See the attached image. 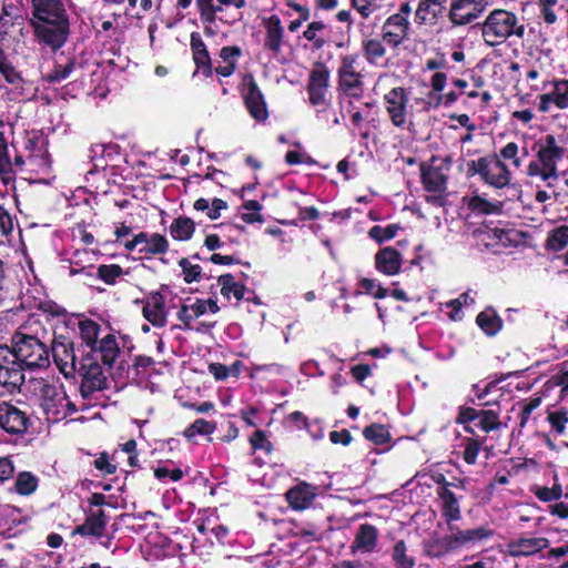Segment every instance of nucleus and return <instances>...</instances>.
<instances>
[{
	"mask_svg": "<svg viewBox=\"0 0 568 568\" xmlns=\"http://www.w3.org/2000/svg\"><path fill=\"white\" fill-rule=\"evenodd\" d=\"M40 406L47 415L48 419H62L63 405H69V397L61 387L48 384L43 381L39 382Z\"/></svg>",
	"mask_w": 568,
	"mask_h": 568,
	"instance_id": "obj_11",
	"label": "nucleus"
},
{
	"mask_svg": "<svg viewBox=\"0 0 568 568\" xmlns=\"http://www.w3.org/2000/svg\"><path fill=\"white\" fill-rule=\"evenodd\" d=\"M444 8L437 0H419L415 20L419 24L433 23L442 16Z\"/></svg>",
	"mask_w": 568,
	"mask_h": 568,
	"instance_id": "obj_31",
	"label": "nucleus"
},
{
	"mask_svg": "<svg viewBox=\"0 0 568 568\" xmlns=\"http://www.w3.org/2000/svg\"><path fill=\"white\" fill-rule=\"evenodd\" d=\"M479 410L473 407H460L458 416L456 418L457 424H469L473 422L477 423Z\"/></svg>",
	"mask_w": 568,
	"mask_h": 568,
	"instance_id": "obj_60",
	"label": "nucleus"
},
{
	"mask_svg": "<svg viewBox=\"0 0 568 568\" xmlns=\"http://www.w3.org/2000/svg\"><path fill=\"white\" fill-rule=\"evenodd\" d=\"M242 51L237 45L223 47L220 51V58L223 61V65L215 68V72L222 77H230L236 69L237 59Z\"/></svg>",
	"mask_w": 568,
	"mask_h": 568,
	"instance_id": "obj_32",
	"label": "nucleus"
},
{
	"mask_svg": "<svg viewBox=\"0 0 568 568\" xmlns=\"http://www.w3.org/2000/svg\"><path fill=\"white\" fill-rule=\"evenodd\" d=\"M144 237L139 252L145 254H163L169 248L168 240L159 233L142 232Z\"/></svg>",
	"mask_w": 568,
	"mask_h": 568,
	"instance_id": "obj_33",
	"label": "nucleus"
},
{
	"mask_svg": "<svg viewBox=\"0 0 568 568\" xmlns=\"http://www.w3.org/2000/svg\"><path fill=\"white\" fill-rule=\"evenodd\" d=\"M363 434L366 439L376 445H382L389 440V433L383 425H371L364 429Z\"/></svg>",
	"mask_w": 568,
	"mask_h": 568,
	"instance_id": "obj_49",
	"label": "nucleus"
},
{
	"mask_svg": "<svg viewBox=\"0 0 568 568\" xmlns=\"http://www.w3.org/2000/svg\"><path fill=\"white\" fill-rule=\"evenodd\" d=\"M108 521L109 518L103 510L91 511L84 523L75 528L74 532L81 536L102 537Z\"/></svg>",
	"mask_w": 568,
	"mask_h": 568,
	"instance_id": "obj_29",
	"label": "nucleus"
},
{
	"mask_svg": "<svg viewBox=\"0 0 568 568\" xmlns=\"http://www.w3.org/2000/svg\"><path fill=\"white\" fill-rule=\"evenodd\" d=\"M568 244V226L555 229L547 239V246L552 251H560Z\"/></svg>",
	"mask_w": 568,
	"mask_h": 568,
	"instance_id": "obj_46",
	"label": "nucleus"
},
{
	"mask_svg": "<svg viewBox=\"0 0 568 568\" xmlns=\"http://www.w3.org/2000/svg\"><path fill=\"white\" fill-rule=\"evenodd\" d=\"M547 419L557 434L561 435L565 433L566 425L568 423V415L566 412H550L547 416Z\"/></svg>",
	"mask_w": 568,
	"mask_h": 568,
	"instance_id": "obj_57",
	"label": "nucleus"
},
{
	"mask_svg": "<svg viewBox=\"0 0 568 568\" xmlns=\"http://www.w3.org/2000/svg\"><path fill=\"white\" fill-rule=\"evenodd\" d=\"M501 161H510L515 169H520L523 161L519 156V148L515 142H508L505 146L499 150L498 154H495Z\"/></svg>",
	"mask_w": 568,
	"mask_h": 568,
	"instance_id": "obj_45",
	"label": "nucleus"
},
{
	"mask_svg": "<svg viewBox=\"0 0 568 568\" xmlns=\"http://www.w3.org/2000/svg\"><path fill=\"white\" fill-rule=\"evenodd\" d=\"M262 27L265 31L263 47L271 51L273 54H278L282 51L284 42V28L281 19L276 14H272L262 19Z\"/></svg>",
	"mask_w": 568,
	"mask_h": 568,
	"instance_id": "obj_21",
	"label": "nucleus"
},
{
	"mask_svg": "<svg viewBox=\"0 0 568 568\" xmlns=\"http://www.w3.org/2000/svg\"><path fill=\"white\" fill-rule=\"evenodd\" d=\"M225 209H227V203L222 199L215 197L213 199L206 215L211 220H217L221 216V211Z\"/></svg>",
	"mask_w": 568,
	"mask_h": 568,
	"instance_id": "obj_63",
	"label": "nucleus"
},
{
	"mask_svg": "<svg viewBox=\"0 0 568 568\" xmlns=\"http://www.w3.org/2000/svg\"><path fill=\"white\" fill-rule=\"evenodd\" d=\"M475 425L486 433L499 429L501 425L499 414L493 409H481Z\"/></svg>",
	"mask_w": 568,
	"mask_h": 568,
	"instance_id": "obj_40",
	"label": "nucleus"
},
{
	"mask_svg": "<svg viewBox=\"0 0 568 568\" xmlns=\"http://www.w3.org/2000/svg\"><path fill=\"white\" fill-rule=\"evenodd\" d=\"M250 443L255 450L261 449L271 452L272 445L262 430L254 432L250 438Z\"/></svg>",
	"mask_w": 568,
	"mask_h": 568,
	"instance_id": "obj_59",
	"label": "nucleus"
},
{
	"mask_svg": "<svg viewBox=\"0 0 568 568\" xmlns=\"http://www.w3.org/2000/svg\"><path fill=\"white\" fill-rule=\"evenodd\" d=\"M89 355L100 357L105 366L111 367L120 356V346L114 334H106L90 349Z\"/></svg>",
	"mask_w": 568,
	"mask_h": 568,
	"instance_id": "obj_27",
	"label": "nucleus"
},
{
	"mask_svg": "<svg viewBox=\"0 0 568 568\" xmlns=\"http://www.w3.org/2000/svg\"><path fill=\"white\" fill-rule=\"evenodd\" d=\"M24 383V367L12 356L8 346L0 345V387L13 394Z\"/></svg>",
	"mask_w": 568,
	"mask_h": 568,
	"instance_id": "obj_9",
	"label": "nucleus"
},
{
	"mask_svg": "<svg viewBox=\"0 0 568 568\" xmlns=\"http://www.w3.org/2000/svg\"><path fill=\"white\" fill-rule=\"evenodd\" d=\"M409 22L403 14H392L382 27V38L392 47L399 45L408 34Z\"/></svg>",
	"mask_w": 568,
	"mask_h": 568,
	"instance_id": "obj_20",
	"label": "nucleus"
},
{
	"mask_svg": "<svg viewBox=\"0 0 568 568\" xmlns=\"http://www.w3.org/2000/svg\"><path fill=\"white\" fill-rule=\"evenodd\" d=\"M329 87V71L324 64L315 65L310 72L307 93L312 105H326Z\"/></svg>",
	"mask_w": 568,
	"mask_h": 568,
	"instance_id": "obj_16",
	"label": "nucleus"
},
{
	"mask_svg": "<svg viewBox=\"0 0 568 568\" xmlns=\"http://www.w3.org/2000/svg\"><path fill=\"white\" fill-rule=\"evenodd\" d=\"M377 540V528L371 524H362L357 528L351 549L353 552H372L376 548Z\"/></svg>",
	"mask_w": 568,
	"mask_h": 568,
	"instance_id": "obj_28",
	"label": "nucleus"
},
{
	"mask_svg": "<svg viewBox=\"0 0 568 568\" xmlns=\"http://www.w3.org/2000/svg\"><path fill=\"white\" fill-rule=\"evenodd\" d=\"M78 373L81 377L80 394L84 400L108 388V377L99 363V357L94 355L82 357Z\"/></svg>",
	"mask_w": 568,
	"mask_h": 568,
	"instance_id": "obj_6",
	"label": "nucleus"
},
{
	"mask_svg": "<svg viewBox=\"0 0 568 568\" xmlns=\"http://www.w3.org/2000/svg\"><path fill=\"white\" fill-rule=\"evenodd\" d=\"M122 274L123 270L116 264L100 265L97 271V276L108 285H113Z\"/></svg>",
	"mask_w": 568,
	"mask_h": 568,
	"instance_id": "obj_51",
	"label": "nucleus"
},
{
	"mask_svg": "<svg viewBox=\"0 0 568 568\" xmlns=\"http://www.w3.org/2000/svg\"><path fill=\"white\" fill-rule=\"evenodd\" d=\"M32 27L37 39L53 51L64 45L70 22L62 0H31Z\"/></svg>",
	"mask_w": 568,
	"mask_h": 568,
	"instance_id": "obj_1",
	"label": "nucleus"
},
{
	"mask_svg": "<svg viewBox=\"0 0 568 568\" xmlns=\"http://www.w3.org/2000/svg\"><path fill=\"white\" fill-rule=\"evenodd\" d=\"M375 266L377 271L385 275H396L402 268V255L394 247H384L375 255Z\"/></svg>",
	"mask_w": 568,
	"mask_h": 568,
	"instance_id": "obj_26",
	"label": "nucleus"
},
{
	"mask_svg": "<svg viewBox=\"0 0 568 568\" xmlns=\"http://www.w3.org/2000/svg\"><path fill=\"white\" fill-rule=\"evenodd\" d=\"M75 62L70 60L67 64H57L54 69L48 74L50 82H61L70 77L74 70Z\"/></svg>",
	"mask_w": 568,
	"mask_h": 568,
	"instance_id": "obj_55",
	"label": "nucleus"
},
{
	"mask_svg": "<svg viewBox=\"0 0 568 568\" xmlns=\"http://www.w3.org/2000/svg\"><path fill=\"white\" fill-rule=\"evenodd\" d=\"M442 515L446 519L447 524L457 521L462 518L459 500L455 494L452 495V498L442 499Z\"/></svg>",
	"mask_w": 568,
	"mask_h": 568,
	"instance_id": "obj_42",
	"label": "nucleus"
},
{
	"mask_svg": "<svg viewBox=\"0 0 568 568\" xmlns=\"http://www.w3.org/2000/svg\"><path fill=\"white\" fill-rule=\"evenodd\" d=\"M410 92L396 87L384 95L385 109L394 126L409 129L412 122V105H409Z\"/></svg>",
	"mask_w": 568,
	"mask_h": 568,
	"instance_id": "obj_7",
	"label": "nucleus"
},
{
	"mask_svg": "<svg viewBox=\"0 0 568 568\" xmlns=\"http://www.w3.org/2000/svg\"><path fill=\"white\" fill-rule=\"evenodd\" d=\"M398 230H399V226L397 224H389L385 227L375 225L368 231V235L371 239L375 240L377 243H383V242L389 241L393 237H395Z\"/></svg>",
	"mask_w": 568,
	"mask_h": 568,
	"instance_id": "obj_48",
	"label": "nucleus"
},
{
	"mask_svg": "<svg viewBox=\"0 0 568 568\" xmlns=\"http://www.w3.org/2000/svg\"><path fill=\"white\" fill-rule=\"evenodd\" d=\"M81 339L88 347L93 348L99 343L100 325L92 320H84L79 323Z\"/></svg>",
	"mask_w": 568,
	"mask_h": 568,
	"instance_id": "obj_38",
	"label": "nucleus"
},
{
	"mask_svg": "<svg viewBox=\"0 0 568 568\" xmlns=\"http://www.w3.org/2000/svg\"><path fill=\"white\" fill-rule=\"evenodd\" d=\"M18 171H23V155L17 154L12 161L8 141L4 134L0 132V176L2 181L6 183L10 182Z\"/></svg>",
	"mask_w": 568,
	"mask_h": 568,
	"instance_id": "obj_23",
	"label": "nucleus"
},
{
	"mask_svg": "<svg viewBox=\"0 0 568 568\" xmlns=\"http://www.w3.org/2000/svg\"><path fill=\"white\" fill-rule=\"evenodd\" d=\"M13 230V222L8 210L0 204V232L2 235H8Z\"/></svg>",
	"mask_w": 568,
	"mask_h": 568,
	"instance_id": "obj_61",
	"label": "nucleus"
},
{
	"mask_svg": "<svg viewBox=\"0 0 568 568\" xmlns=\"http://www.w3.org/2000/svg\"><path fill=\"white\" fill-rule=\"evenodd\" d=\"M362 49L364 57L369 64H377L378 60L386 53L383 42L378 39L364 40Z\"/></svg>",
	"mask_w": 568,
	"mask_h": 568,
	"instance_id": "obj_39",
	"label": "nucleus"
},
{
	"mask_svg": "<svg viewBox=\"0 0 568 568\" xmlns=\"http://www.w3.org/2000/svg\"><path fill=\"white\" fill-rule=\"evenodd\" d=\"M407 548L404 540H398L393 549V560L396 568H414V559L406 555Z\"/></svg>",
	"mask_w": 568,
	"mask_h": 568,
	"instance_id": "obj_44",
	"label": "nucleus"
},
{
	"mask_svg": "<svg viewBox=\"0 0 568 568\" xmlns=\"http://www.w3.org/2000/svg\"><path fill=\"white\" fill-rule=\"evenodd\" d=\"M11 354L30 371L50 366V351L43 337L16 332L11 338Z\"/></svg>",
	"mask_w": 568,
	"mask_h": 568,
	"instance_id": "obj_4",
	"label": "nucleus"
},
{
	"mask_svg": "<svg viewBox=\"0 0 568 568\" xmlns=\"http://www.w3.org/2000/svg\"><path fill=\"white\" fill-rule=\"evenodd\" d=\"M536 159L526 168L529 178L540 179L546 186L552 187L559 180L558 165L567 155V139L564 134H546L534 144Z\"/></svg>",
	"mask_w": 568,
	"mask_h": 568,
	"instance_id": "obj_2",
	"label": "nucleus"
},
{
	"mask_svg": "<svg viewBox=\"0 0 568 568\" xmlns=\"http://www.w3.org/2000/svg\"><path fill=\"white\" fill-rule=\"evenodd\" d=\"M549 540L545 537L521 536L513 539L506 545V551L510 557H529L548 548Z\"/></svg>",
	"mask_w": 568,
	"mask_h": 568,
	"instance_id": "obj_18",
	"label": "nucleus"
},
{
	"mask_svg": "<svg viewBox=\"0 0 568 568\" xmlns=\"http://www.w3.org/2000/svg\"><path fill=\"white\" fill-rule=\"evenodd\" d=\"M180 267L186 283L200 281L202 267L199 264H192L187 258H181L179 262Z\"/></svg>",
	"mask_w": 568,
	"mask_h": 568,
	"instance_id": "obj_53",
	"label": "nucleus"
},
{
	"mask_svg": "<svg viewBox=\"0 0 568 568\" xmlns=\"http://www.w3.org/2000/svg\"><path fill=\"white\" fill-rule=\"evenodd\" d=\"M468 206L473 212L479 214L497 213L500 210L499 202H489L479 195L473 196L469 200Z\"/></svg>",
	"mask_w": 568,
	"mask_h": 568,
	"instance_id": "obj_43",
	"label": "nucleus"
},
{
	"mask_svg": "<svg viewBox=\"0 0 568 568\" xmlns=\"http://www.w3.org/2000/svg\"><path fill=\"white\" fill-rule=\"evenodd\" d=\"M39 485L38 477L31 471H20L14 480V491L21 496L33 494Z\"/></svg>",
	"mask_w": 568,
	"mask_h": 568,
	"instance_id": "obj_37",
	"label": "nucleus"
},
{
	"mask_svg": "<svg viewBox=\"0 0 568 568\" xmlns=\"http://www.w3.org/2000/svg\"><path fill=\"white\" fill-rule=\"evenodd\" d=\"M531 491L539 500L544 503L559 500L564 495L561 485L557 483V476H555V484L552 485V487L534 486L531 488Z\"/></svg>",
	"mask_w": 568,
	"mask_h": 568,
	"instance_id": "obj_41",
	"label": "nucleus"
},
{
	"mask_svg": "<svg viewBox=\"0 0 568 568\" xmlns=\"http://www.w3.org/2000/svg\"><path fill=\"white\" fill-rule=\"evenodd\" d=\"M467 173L478 174L481 180L496 189H503L510 183L511 173L508 166L496 155L481 156L467 163Z\"/></svg>",
	"mask_w": 568,
	"mask_h": 568,
	"instance_id": "obj_5",
	"label": "nucleus"
},
{
	"mask_svg": "<svg viewBox=\"0 0 568 568\" xmlns=\"http://www.w3.org/2000/svg\"><path fill=\"white\" fill-rule=\"evenodd\" d=\"M448 530L450 531V535L443 537L439 541L442 548L447 552L456 551L467 545L477 544L481 540L490 538L494 535V531L486 526L460 530L457 528V526L449 523Z\"/></svg>",
	"mask_w": 568,
	"mask_h": 568,
	"instance_id": "obj_10",
	"label": "nucleus"
},
{
	"mask_svg": "<svg viewBox=\"0 0 568 568\" xmlns=\"http://www.w3.org/2000/svg\"><path fill=\"white\" fill-rule=\"evenodd\" d=\"M316 496L317 487L305 481L290 488L285 494L290 507L294 510L310 508Z\"/></svg>",
	"mask_w": 568,
	"mask_h": 568,
	"instance_id": "obj_22",
	"label": "nucleus"
},
{
	"mask_svg": "<svg viewBox=\"0 0 568 568\" xmlns=\"http://www.w3.org/2000/svg\"><path fill=\"white\" fill-rule=\"evenodd\" d=\"M217 283L220 285L221 294L226 298L231 300L232 297L235 301H241L244 296L245 287L234 280L232 274L220 275L217 278Z\"/></svg>",
	"mask_w": 568,
	"mask_h": 568,
	"instance_id": "obj_35",
	"label": "nucleus"
},
{
	"mask_svg": "<svg viewBox=\"0 0 568 568\" xmlns=\"http://www.w3.org/2000/svg\"><path fill=\"white\" fill-rule=\"evenodd\" d=\"M477 325L489 336L496 335L503 326L501 318L493 308L480 312L476 318Z\"/></svg>",
	"mask_w": 568,
	"mask_h": 568,
	"instance_id": "obj_34",
	"label": "nucleus"
},
{
	"mask_svg": "<svg viewBox=\"0 0 568 568\" xmlns=\"http://www.w3.org/2000/svg\"><path fill=\"white\" fill-rule=\"evenodd\" d=\"M357 55L347 54L342 58L337 70L339 89L352 97H359L363 92V75L356 68Z\"/></svg>",
	"mask_w": 568,
	"mask_h": 568,
	"instance_id": "obj_12",
	"label": "nucleus"
},
{
	"mask_svg": "<svg viewBox=\"0 0 568 568\" xmlns=\"http://www.w3.org/2000/svg\"><path fill=\"white\" fill-rule=\"evenodd\" d=\"M10 39L0 37V74L10 84H19L22 82V77L13 63V54L10 50Z\"/></svg>",
	"mask_w": 568,
	"mask_h": 568,
	"instance_id": "obj_24",
	"label": "nucleus"
},
{
	"mask_svg": "<svg viewBox=\"0 0 568 568\" xmlns=\"http://www.w3.org/2000/svg\"><path fill=\"white\" fill-rule=\"evenodd\" d=\"M194 230L195 225L193 220L186 216L175 219L170 226L172 237L179 241L190 240Z\"/></svg>",
	"mask_w": 568,
	"mask_h": 568,
	"instance_id": "obj_36",
	"label": "nucleus"
},
{
	"mask_svg": "<svg viewBox=\"0 0 568 568\" xmlns=\"http://www.w3.org/2000/svg\"><path fill=\"white\" fill-rule=\"evenodd\" d=\"M525 33V26L517 14L505 9H494L480 24L483 41L490 48L498 47L513 37L523 39Z\"/></svg>",
	"mask_w": 568,
	"mask_h": 568,
	"instance_id": "obj_3",
	"label": "nucleus"
},
{
	"mask_svg": "<svg viewBox=\"0 0 568 568\" xmlns=\"http://www.w3.org/2000/svg\"><path fill=\"white\" fill-rule=\"evenodd\" d=\"M14 473V466L9 457H0V483L9 479Z\"/></svg>",
	"mask_w": 568,
	"mask_h": 568,
	"instance_id": "obj_64",
	"label": "nucleus"
},
{
	"mask_svg": "<svg viewBox=\"0 0 568 568\" xmlns=\"http://www.w3.org/2000/svg\"><path fill=\"white\" fill-rule=\"evenodd\" d=\"M558 109H568V79L554 82Z\"/></svg>",
	"mask_w": 568,
	"mask_h": 568,
	"instance_id": "obj_56",
	"label": "nucleus"
},
{
	"mask_svg": "<svg viewBox=\"0 0 568 568\" xmlns=\"http://www.w3.org/2000/svg\"><path fill=\"white\" fill-rule=\"evenodd\" d=\"M448 166L433 158L429 163L420 166L422 181L429 192H443L446 189Z\"/></svg>",
	"mask_w": 568,
	"mask_h": 568,
	"instance_id": "obj_17",
	"label": "nucleus"
},
{
	"mask_svg": "<svg viewBox=\"0 0 568 568\" xmlns=\"http://www.w3.org/2000/svg\"><path fill=\"white\" fill-rule=\"evenodd\" d=\"M488 3V0H453L448 19L455 27L470 24L484 13Z\"/></svg>",
	"mask_w": 568,
	"mask_h": 568,
	"instance_id": "obj_13",
	"label": "nucleus"
},
{
	"mask_svg": "<svg viewBox=\"0 0 568 568\" xmlns=\"http://www.w3.org/2000/svg\"><path fill=\"white\" fill-rule=\"evenodd\" d=\"M191 50L197 69L202 70L205 77L212 75V63L204 41L197 32L191 33Z\"/></svg>",
	"mask_w": 568,
	"mask_h": 568,
	"instance_id": "obj_30",
	"label": "nucleus"
},
{
	"mask_svg": "<svg viewBox=\"0 0 568 568\" xmlns=\"http://www.w3.org/2000/svg\"><path fill=\"white\" fill-rule=\"evenodd\" d=\"M142 303L143 317L155 327H164L169 314L164 296L160 292H152Z\"/></svg>",
	"mask_w": 568,
	"mask_h": 568,
	"instance_id": "obj_19",
	"label": "nucleus"
},
{
	"mask_svg": "<svg viewBox=\"0 0 568 568\" xmlns=\"http://www.w3.org/2000/svg\"><path fill=\"white\" fill-rule=\"evenodd\" d=\"M30 425V418L26 410L16 405L0 402V428L11 435L24 434Z\"/></svg>",
	"mask_w": 568,
	"mask_h": 568,
	"instance_id": "obj_15",
	"label": "nucleus"
},
{
	"mask_svg": "<svg viewBox=\"0 0 568 568\" xmlns=\"http://www.w3.org/2000/svg\"><path fill=\"white\" fill-rule=\"evenodd\" d=\"M154 476L160 480L170 477L172 481H178L183 477V471L180 468L170 469L166 466H159L154 469Z\"/></svg>",
	"mask_w": 568,
	"mask_h": 568,
	"instance_id": "obj_58",
	"label": "nucleus"
},
{
	"mask_svg": "<svg viewBox=\"0 0 568 568\" xmlns=\"http://www.w3.org/2000/svg\"><path fill=\"white\" fill-rule=\"evenodd\" d=\"M64 377L72 376L77 372V356L73 342L63 336H55L51 342L50 357Z\"/></svg>",
	"mask_w": 568,
	"mask_h": 568,
	"instance_id": "obj_14",
	"label": "nucleus"
},
{
	"mask_svg": "<svg viewBox=\"0 0 568 568\" xmlns=\"http://www.w3.org/2000/svg\"><path fill=\"white\" fill-rule=\"evenodd\" d=\"M484 440L471 437H465L463 440L464 453L463 458L468 465H474L477 460Z\"/></svg>",
	"mask_w": 568,
	"mask_h": 568,
	"instance_id": "obj_47",
	"label": "nucleus"
},
{
	"mask_svg": "<svg viewBox=\"0 0 568 568\" xmlns=\"http://www.w3.org/2000/svg\"><path fill=\"white\" fill-rule=\"evenodd\" d=\"M325 28V24L321 21H313L311 22L306 30L303 33V37L314 42V48L316 50L322 49L325 44V40L318 36L320 32H322Z\"/></svg>",
	"mask_w": 568,
	"mask_h": 568,
	"instance_id": "obj_50",
	"label": "nucleus"
},
{
	"mask_svg": "<svg viewBox=\"0 0 568 568\" xmlns=\"http://www.w3.org/2000/svg\"><path fill=\"white\" fill-rule=\"evenodd\" d=\"M23 171L45 172L49 168V154L43 136L27 133L23 141Z\"/></svg>",
	"mask_w": 568,
	"mask_h": 568,
	"instance_id": "obj_8",
	"label": "nucleus"
},
{
	"mask_svg": "<svg viewBox=\"0 0 568 568\" xmlns=\"http://www.w3.org/2000/svg\"><path fill=\"white\" fill-rule=\"evenodd\" d=\"M214 429H215V425L213 423L205 420L203 418H199V419L194 420V423L191 424L185 429V436L193 437L196 434L209 435V434H212L214 432Z\"/></svg>",
	"mask_w": 568,
	"mask_h": 568,
	"instance_id": "obj_54",
	"label": "nucleus"
},
{
	"mask_svg": "<svg viewBox=\"0 0 568 568\" xmlns=\"http://www.w3.org/2000/svg\"><path fill=\"white\" fill-rule=\"evenodd\" d=\"M244 101L246 109L250 114L257 121H264L268 116L266 103L264 97L258 89L257 84L252 80L248 82L245 93Z\"/></svg>",
	"mask_w": 568,
	"mask_h": 568,
	"instance_id": "obj_25",
	"label": "nucleus"
},
{
	"mask_svg": "<svg viewBox=\"0 0 568 568\" xmlns=\"http://www.w3.org/2000/svg\"><path fill=\"white\" fill-rule=\"evenodd\" d=\"M209 372L217 379V381H224L232 374V368L220 364V363H212L209 366Z\"/></svg>",
	"mask_w": 568,
	"mask_h": 568,
	"instance_id": "obj_62",
	"label": "nucleus"
},
{
	"mask_svg": "<svg viewBox=\"0 0 568 568\" xmlns=\"http://www.w3.org/2000/svg\"><path fill=\"white\" fill-rule=\"evenodd\" d=\"M352 3L365 19L382 8V0H352Z\"/></svg>",
	"mask_w": 568,
	"mask_h": 568,
	"instance_id": "obj_52",
	"label": "nucleus"
}]
</instances>
